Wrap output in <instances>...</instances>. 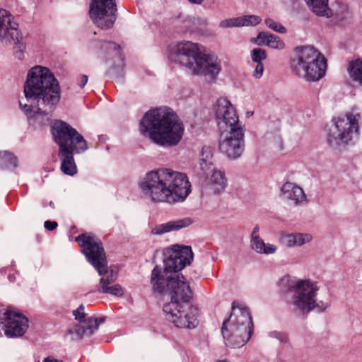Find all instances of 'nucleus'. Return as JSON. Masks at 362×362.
I'll use <instances>...</instances> for the list:
<instances>
[{
  "label": "nucleus",
  "instance_id": "obj_1",
  "mask_svg": "<svg viewBox=\"0 0 362 362\" xmlns=\"http://www.w3.org/2000/svg\"><path fill=\"white\" fill-rule=\"evenodd\" d=\"M164 269L155 267L151 272V284L153 292L167 293L170 301L163 305L168 320L177 327L194 328L197 324V309L189 304L192 292L183 276L177 274L193 259L191 247L173 245L168 250Z\"/></svg>",
  "mask_w": 362,
  "mask_h": 362
},
{
  "label": "nucleus",
  "instance_id": "obj_2",
  "mask_svg": "<svg viewBox=\"0 0 362 362\" xmlns=\"http://www.w3.org/2000/svg\"><path fill=\"white\" fill-rule=\"evenodd\" d=\"M24 94L32 104H19L22 110L29 115L32 112L36 114L48 115L58 104L61 90L57 79L51 71L42 66H35L27 74L24 84Z\"/></svg>",
  "mask_w": 362,
  "mask_h": 362
},
{
  "label": "nucleus",
  "instance_id": "obj_3",
  "mask_svg": "<svg viewBox=\"0 0 362 362\" xmlns=\"http://www.w3.org/2000/svg\"><path fill=\"white\" fill-rule=\"evenodd\" d=\"M140 131L156 144L172 146L181 140L184 127L176 113L164 107L147 112L141 121Z\"/></svg>",
  "mask_w": 362,
  "mask_h": 362
},
{
  "label": "nucleus",
  "instance_id": "obj_4",
  "mask_svg": "<svg viewBox=\"0 0 362 362\" xmlns=\"http://www.w3.org/2000/svg\"><path fill=\"white\" fill-rule=\"evenodd\" d=\"M54 141L59 146V156L62 159L61 170L66 175H74L76 166L74 153H81L88 148L86 141L74 128L65 122L57 120L52 126Z\"/></svg>",
  "mask_w": 362,
  "mask_h": 362
},
{
  "label": "nucleus",
  "instance_id": "obj_5",
  "mask_svg": "<svg viewBox=\"0 0 362 362\" xmlns=\"http://www.w3.org/2000/svg\"><path fill=\"white\" fill-rule=\"evenodd\" d=\"M175 61L187 68L192 74L209 76L211 79H215L221 70L217 57L201 52L199 45L189 41L177 44Z\"/></svg>",
  "mask_w": 362,
  "mask_h": 362
},
{
  "label": "nucleus",
  "instance_id": "obj_6",
  "mask_svg": "<svg viewBox=\"0 0 362 362\" xmlns=\"http://www.w3.org/2000/svg\"><path fill=\"white\" fill-rule=\"evenodd\" d=\"M253 331V323L247 308L238 302H233L232 311L225 320L221 333L226 346L231 348L243 346L250 338Z\"/></svg>",
  "mask_w": 362,
  "mask_h": 362
},
{
  "label": "nucleus",
  "instance_id": "obj_7",
  "mask_svg": "<svg viewBox=\"0 0 362 362\" xmlns=\"http://www.w3.org/2000/svg\"><path fill=\"white\" fill-rule=\"evenodd\" d=\"M292 71L307 81H318L325 75L327 61L313 47H303L297 49L296 57L291 62Z\"/></svg>",
  "mask_w": 362,
  "mask_h": 362
},
{
  "label": "nucleus",
  "instance_id": "obj_8",
  "mask_svg": "<svg viewBox=\"0 0 362 362\" xmlns=\"http://www.w3.org/2000/svg\"><path fill=\"white\" fill-rule=\"evenodd\" d=\"M279 285L282 290L292 293L291 303L298 308L303 313H308L315 307V297L318 287L317 283L309 279L295 280L289 276H284L280 280Z\"/></svg>",
  "mask_w": 362,
  "mask_h": 362
},
{
  "label": "nucleus",
  "instance_id": "obj_9",
  "mask_svg": "<svg viewBox=\"0 0 362 362\" xmlns=\"http://www.w3.org/2000/svg\"><path fill=\"white\" fill-rule=\"evenodd\" d=\"M140 188L152 202L168 204L182 202L191 192L190 182H141Z\"/></svg>",
  "mask_w": 362,
  "mask_h": 362
},
{
  "label": "nucleus",
  "instance_id": "obj_10",
  "mask_svg": "<svg viewBox=\"0 0 362 362\" xmlns=\"http://www.w3.org/2000/svg\"><path fill=\"white\" fill-rule=\"evenodd\" d=\"M360 119V113L353 112L334 119V125L330 127L327 135L329 145L337 146L349 144L358 134Z\"/></svg>",
  "mask_w": 362,
  "mask_h": 362
},
{
  "label": "nucleus",
  "instance_id": "obj_11",
  "mask_svg": "<svg viewBox=\"0 0 362 362\" xmlns=\"http://www.w3.org/2000/svg\"><path fill=\"white\" fill-rule=\"evenodd\" d=\"M76 241L82 247L88 262L98 271L99 275L106 269L107 264L105 252L100 240L95 236L83 233L76 238Z\"/></svg>",
  "mask_w": 362,
  "mask_h": 362
},
{
  "label": "nucleus",
  "instance_id": "obj_12",
  "mask_svg": "<svg viewBox=\"0 0 362 362\" xmlns=\"http://www.w3.org/2000/svg\"><path fill=\"white\" fill-rule=\"evenodd\" d=\"M89 16L98 28L104 30L111 28L117 16L116 0H90Z\"/></svg>",
  "mask_w": 362,
  "mask_h": 362
},
{
  "label": "nucleus",
  "instance_id": "obj_13",
  "mask_svg": "<svg viewBox=\"0 0 362 362\" xmlns=\"http://www.w3.org/2000/svg\"><path fill=\"white\" fill-rule=\"evenodd\" d=\"M18 29V24L13 21V16L6 10L1 8V41L6 44L15 45L14 55L21 60L25 46Z\"/></svg>",
  "mask_w": 362,
  "mask_h": 362
},
{
  "label": "nucleus",
  "instance_id": "obj_14",
  "mask_svg": "<svg viewBox=\"0 0 362 362\" xmlns=\"http://www.w3.org/2000/svg\"><path fill=\"white\" fill-rule=\"evenodd\" d=\"M244 147L243 128L221 130L219 137V150L230 159L239 158Z\"/></svg>",
  "mask_w": 362,
  "mask_h": 362
},
{
  "label": "nucleus",
  "instance_id": "obj_15",
  "mask_svg": "<svg viewBox=\"0 0 362 362\" xmlns=\"http://www.w3.org/2000/svg\"><path fill=\"white\" fill-rule=\"evenodd\" d=\"M216 119L220 129L243 128L236 110L226 98H219L216 102Z\"/></svg>",
  "mask_w": 362,
  "mask_h": 362
},
{
  "label": "nucleus",
  "instance_id": "obj_16",
  "mask_svg": "<svg viewBox=\"0 0 362 362\" xmlns=\"http://www.w3.org/2000/svg\"><path fill=\"white\" fill-rule=\"evenodd\" d=\"M75 319L83 325H76L73 328L69 329L67 333L72 335L73 340L81 339L83 336H90L98 329L100 323L103 322V320L86 317L84 313V306L81 305L76 310L73 311Z\"/></svg>",
  "mask_w": 362,
  "mask_h": 362
},
{
  "label": "nucleus",
  "instance_id": "obj_17",
  "mask_svg": "<svg viewBox=\"0 0 362 362\" xmlns=\"http://www.w3.org/2000/svg\"><path fill=\"white\" fill-rule=\"evenodd\" d=\"M4 333L8 337L23 336L28 328V319L14 309L6 310L4 313Z\"/></svg>",
  "mask_w": 362,
  "mask_h": 362
},
{
  "label": "nucleus",
  "instance_id": "obj_18",
  "mask_svg": "<svg viewBox=\"0 0 362 362\" xmlns=\"http://www.w3.org/2000/svg\"><path fill=\"white\" fill-rule=\"evenodd\" d=\"M212 153L209 147H204L202 151V158H200L199 167L194 169L197 178L202 180L219 181L224 179V172L216 169L211 159Z\"/></svg>",
  "mask_w": 362,
  "mask_h": 362
},
{
  "label": "nucleus",
  "instance_id": "obj_19",
  "mask_svg": "<svg viewBox=\"0 0 362 362\" xmlns=\"http://www.w3.org/2000/svg\"><path fill=\"white\" fill-rule=\"evenodd\" d=\"M103 276L100 279L98 291L101 293H108L116 296H122L124 294V290L119 284H113L117 278V274L113 270L107 269V264L106 269L103 272Z\"/></svg>",
  "mask_w": 362,
  "mask_h": 362
},
{
  "label": "nucleus",
  "instance_id": "obj_20",
  "mask_svg": "<svg viewBox=\"0 0 362 362\" xmlns=\"http://www.w3.org/2000/svg\"><path fill=\"white\" fill-rule=\"evenodd\" d=\"M145 181H189L185 173L168 168L152 170L146 174Z\"/></svg>",
  "mask_w": 362,
  "mask_h": 362
},
{
  "label": "nucleus",
  "instance_id": "obj_21",
  "mask_svg": "<svg viewBox=\"0 0 362 362\" xmlns=\"http://www.w3.org/2000/svg\"><path fill=\"white\" fill-rule=\"evenodd\" d=\"M192 223L193 221L191 218L186 217L159 225L153 229V232L155 234H162L172 230H177L190 226Z\"/></svg>",
  "mask_w": 362,
  "mask_h": 362
},
{
  "label": "nucleus",
  "instance_id": "obj_22",
  "mask_svg": "<svg viewBox=\"0 0 362 362\" xmlns=\"http://www.w3.org/2000/svg\"><path fill=\"white\" fill-rule=\"evenodd\" d=\"M312 239L310 234L300 233L285 234L281 238L282 243L287 247L301 246L310 243Z\"/></svg>",
  "mask_w": 362,
  "mask_h": 362
},
{
  "label": "nucleus",
  "instance_id": "obj_23",
  "mask_svg": "<svg viewBox=\"0 0 362 362\" xmlns=\"http://www.w3.org/2000/svg\"><path fill=\"white\" fill-rule=\"evenodd\" d=\"M256 42L259 45H264L273 49H282L285 47L284 41L279 37L267 32H260Z\"/></svg>",
  "mask_w": 362,
  "mask_h": 362
},
{
  "label": "nucleus",
  "instance_id": "obj_24",
  "mask_svg": "<svg viewBox=\"0 0 362 362\" xmlns=\"http://www.w3.org/2000/svg\"><path fill=\"white\" fill-rule=\"evenodd\" d=\"M281 190L286 198L294 200L296 202L305 199V195L303 189L296 185L295 182H285Z\"/></svg>",
  "mask_w": 362,
  "mask_h": 362
},
{
  "label": "nucleus",
  "instance_id": "obj_25",
  "mask_svg": "<svg viewBox=\"0 0 362 362\" xmlns=\"http://www.w3.org/2000/svg\"><path fill=\"white\" fill-rule=\"evenodd\" d=\"M312 11L318 16H329V11L327 7L328 0H305Z\"/></svg>",
  "mask_w": 362,
  "mask_h": 362
},
{
  "label": "nucleus",
  "instance_id": "obj_26",
  "mask_svg": "<svg viewBox=\"0 0 362 362\" xmlns=\"http://www.w3.org/2000/svg\"><path fill=\"white\" fill-rule=\"evenodd\" d=\"M348 71L354 81L362 85V60L358 59L351 61L349 64Z\"/></svg>",
  "mask_w": 362,
  "mask_h": 362
},
{
  "label": "nucleus",
  "instance_id": "obj_27",
  "mask_svg": "<svg viewBox=\"0 0 362 362\" xmlns=\"http://www.w3.org/2000/svg\"><path fill=\"white\" fill-rule=\"evenodd\" d=\"M252 248L258 253L273 254L276 252V247L274 245H266L259 237L251 239L250 241Z\"/></svg>",
  "mask_w": 362,
  "mask_h": 362
},
{
  "label": "nucleus",
  "instance_id": "obj_28",
  "mask_svg": "<svg viewBox=\"0 0 362 362\" xmlns=\"http://www.w3.org/2000/svg\"><path fill=\"white\" fill-rule=\"evenodd\" d=\"M107 55L110 57H120V47L113 42H105L102 46Z\"/></svg>",
  "mask_w": 362,
  "mask_h": 362
},
{
  "label": "nucleus",
  "instance_id": "obj_29",
  "mask_svg": "<svg viewBox=\"0 0 362 362\" xmlns=\"http://www.w3.org/2000/svg\"><path fill=\"white\" fill-rule=\"evenodd\" d=\"M226 187V182H206L204 187L209 194H218Z\"/></svg>",
  "mask_w": 362,
  "mask_h": 362
},
{
  "label": "nucleus",
  "instance_id": "obj_30",
  "mask_svg": "<svg viewBox=\"0 0 362 362\" xmlns=\"http://www.w3.org/2000/svg\"><path fill=\"white\" fill-rule=\"evenodd\" d=\"M1 161L7 168H15L17 165V158L12 153L4 151L1 153Z\"/></svg>",
  "mask_w": 362,
  "mask_h": 362
},
{
  "label": "nucleus",
  "instance_id": "obj_31",
  "mask_svg": "<svg viewBox=\"0 0 362 362\" xmlns=\"http://www.w3.org/2000/svg\"><path fill=\"white\" fill-rule=\"evenodd\" d=\"M241 16L225 19L220 22V27L228 28L233 27H242Z\"/></svg>",
  "mask_w": 362,
  "mask_h": 362
},
{
  "label": "nucleus",
  "instance_id": "obj_32",
  "mask_svg": "<svg viewBox=\"0 0 362 362\" xmlns=\"http://www.w3.org/2000/svg\"><path fill=\"white\" fill-rule=\"evenodd\" d=\"M243 26H255L262 21L261 17L256 15H246L241 16Z\"/></svg>",
  "mask_w": 362,
  "mask_h": 362
},
{
  "label": "nucleus",
  "instance_id": "obj_33",
  "mask_svg": "<svg viewBox=\"0 0 362 362\" xmlns=\"http://www.w3.org/2000/svg\"><path fill=\"white\" fill-rule=\"evenodd\" d=\"M252 60L258 64L262 63L267 58V52L260 48H255L251 51Z\"/></svg>",
  "mask_w": 362,
  "mask_h": 362
},
{
  "label": "nucleus",
  "instance_id": "obj_34",
  "mask_svg": "<svg viewBox=\"0 0 362 362\" xmlns=\"http://www.w3.org/2000/svg\"><path fill=\"white\" fill-rule=\"evenodd\" d=\"M264 23L269 28L277 33H284L286 32V29L284 26H283L280 23H278L272 18H266L264 20Z\"/></svg>",
  "mask_w": 362,
  "mask_h": 362
},
{
  "label": "nucleus",
  "instance_id": "obj_35",
  "mask_svg": "<svg viewBox=\"0 0 362 362\" xmlns=\"http://www.w3.org/2000/svg\"><path fill=\"white\" fill-rule=\"evenodd\" d=\"M263 71H264V66H263L262 63H258L256 65L255 69L253 73V76L256 78H259L262 76Z\"/></svg>",
  "mask_w": 362,
  "mask_h": 362
},
{
  "label": "nucleus",
  "instance_id": "obj_36",
  "mask_svg": "<svg viewBox=\"0 0 362 362\" xmlns=\"http://www.w3.org/2000/svg\"><path fill=\"white\" fill-rule=\"evenodd\" d=\"M44 226L47 230H53L58 226V223L56 221H46L44 223Z\"/></svg>",
  "mask_w": 362,
  "mask_h": 362
},
{
  "label": "nucleus",
  "instance_id": "obj_37",
  "mask_svg": "<svg viewBox=\"0 0 362 362\" xmlns=\"http://www.w3.org/2000/svg\"><path fill=\"white\" fill-rule=\"evenodd\" d=\"M88 80V77L87 75L81 74L78 76V86L81 88H83L85 85L87 83Z\"/></svg>",
  "mask_w": 362,
  "mask_h": 362
},
{
  "label": "nucleus",
  "instance_id": "obj_38",
  "mask_svg": "<svg viewBox=\"0 0 362 362\" xmlns=\"http://www.w3.org/2000/svg\"><path fill=\"white\" fill-rule=\"evenodd\" d=\"M258 233H259V227H258V226H256L253 228V230L252 232L251 239H255V238H256V237H259V235H258Z\"/></svg>",
  "mask_w": 362,
  "mask_h": 362
},
{
  "label": "nucleus",
  "instance_id": "obj_39",
  "mask_svg": "<svg viewBox=\"0 0 362 362\" xmlns=\"http://www.w3.org/2000/svg\"><path fill=\"white\" fill-rule=\"evenodd\" d=\"M276 337H278L281 341H287V336L283 333H276Z\"/></svg>",
  "mask_w": 362,
  "mask_h": 362
},
{
  "label": "nucleus",
  "instance_id": "obj_40",
  "mask_svg": "<svg viewBox=\"0 0 362 362\" xmlns=\"http://www.w3.org/2000/svg\"><path fill=\"white\" fill-rule=\"evenodd\" d=\"M191 3L194 4H201L204 0H189Z\"/></svg>",
  "mask_w": 362,
  "mask_h": 362
},
{
  "label": "nucleus",
  "instance_id": "obj_41",
  "mask_svg": "<svg viewBox=\"0 0 362 362\" xmlns=\"http://www.w3.org/2000/svg\"><path fill=\"white\" fill-rule=\"evenodd\" d=\"M48 205H49L51 208H52V209H54V204L53 203V202H52V201H50V202L48 203Z\"/></svg>",
  "mask_w": 362,
  "mask_h": 362
},
{
  "label": "nucleus",
  "instance_id": "obj_42",
  "mask_svg": "<svg viewBox=\"0 0 362 362\" xmlns=\"http://www.w3.org/2000/svg\"><path fill=\"white\" fill-rule=\"evenodd\" d=\"M10 1H11V4H6V6H11V5H12V4H13V3H14V2H15V0H10Z\"/></svg>",
  "mask_w": 362,
  "mask_h": 362
},
{
  "label": "nucleus",
  "instance_id": "obj_43",
  "mask_svg": "<svg viewBox=\"0 0 362 362\" xmlns=\"http://www.w3.org/2000/svg\"><path fill=\"white\" fill-rule=\"evenodd\" d=\"M216 362H230V361H228L227 360H218Z\"/></svg>",
  "mask_w": 362,
  "mask_h": 362
}]
</instances>
